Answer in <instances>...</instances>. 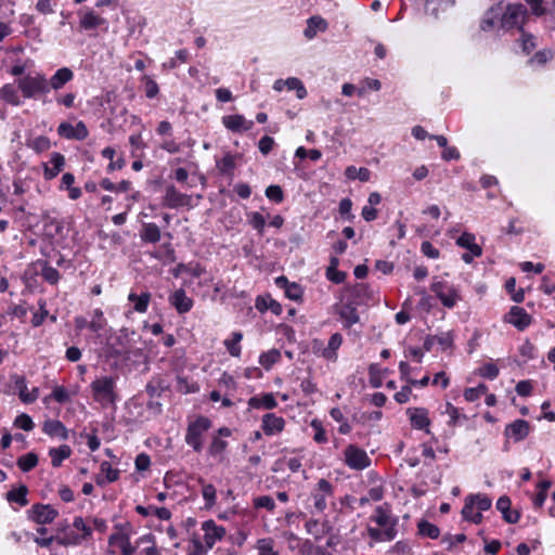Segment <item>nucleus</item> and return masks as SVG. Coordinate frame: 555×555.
<instances>
[{"label":"nucleus","instance_id":"nucleus-1","mask_svg":"<svg viewBox=\"0 0 555 555\" xmlns=\"http://www.w3.org/2000/svg\"><path fill=\"white\" fill-rule=\"evenodd\" d=\"M16 83L25 99H36L49 92L48 78L40 72L28 73L20 78Z\"/></svg>","mask_w":555,"mask_h":555},{"label":"nucleus","instance_id":"nucleus-2","mask_svg":"<svg viewBox=\"0 0 555 555\" xmlns=\"http://www.w3.org/2000/svg\"><path fill=\"white\" fill-rule=\"evenodd\" d=\"M491 505L492 501L486 494H469L464 500L462 517L466 521L478 525L482 521V512L488 511Z\"/></svg>","mask_w":555,"mask_h":555},{"label":"nucleus","instance_id":"nucleus-3","mask_svg":"<svg viewBox=\"0 0 555 555\" xmlns=\"http://www.w3.org/2000/svg\"><path fill=\"white\" fill-rule=\"evenodd\" d=\"M115 379L111 376L96 378L91 383V389L95 401L102 405L113 404L116 401Z\"/></svg>","mask_w":555,"mask_h":555},{"label":"nucleus","instance_id":"nucleus-4","mask_svg":"<svg viewBox=\"0 0 555 555\" xmlns=\"http://www.w3.org/2000/svg\"><path fill=\"white\" fill-rule=\"evenodd\" d=\"M211 423L207 417H197L194 422L188 426L185 442L199 452L203 448V436L210 428Z\"/></svg>","mask_w":555,"mask_h":555},{"label":"nucleus","instance_id":"nucleus-5","mask_svg":"<svg viewBox=\"0 0 555 555\" xmlns=\"http://www.w3.org/2000/svg\"><path fill=\"white\" fill-rule=\"evenodd\" d=\"M131 534L130 524L119 525L116 527V532L109 535L108 544L119 547L122 555H133L137 547L130 542Z\"/></svg>","mask_w":555,"mask_h":555},{"label":"nucleus","instance_id":"nucleus-6","mask_svg":"<svg viewBox=\"0 0 555 555\" xmlns=\"http://www.w3.org/2000/svg\"><path fill=\"white\" fill-rule=\"evenodd\" d=\"M527 16V10L524 4H508L502 14L501 26L505 29L521 28Z\"/></svg>","mask_w":555,"mask_h":555},{"label":"nucleus","instance_id":"nucleus-7","mask_svg":"<svg viewBox=\"0 0 555 555\" xmlns=\"http://www.w3.org/2000/svg\"><path fill=\"white\" fill-rule=\"evenodd\" d=\"M431 291L439 298L441 304L446 308H453L461 300L459 289L453 285L444 281H436L431 284Z\"/></svg>","mask_w":555,"mask_h":555},{"label":"nucleus","instance_id":"nucleus-8","mask_svg":"<svg viewBox=\"0 0 555 555\" xmlns=\"http://www.w3.org/2000/svg\"><path fill=\"white\" fill-rule=\"evenodd\" d=\"M344 456L345 463L356 470L364 469L371 464V460L366 452L353 444H350L345 449Z\"/></svg>","mask_w":555,"mask_h":555},{"label":"nucleus","instance_id":"nucleus-9","mask_svg":"<svg viewBox=\"0 0 555 555\" xmlns=\"http://www.w3.org/2000/svg\"><path fill=\"white\" fill-rule=\"evenodd\" d=\"M202 530L204 532V543L208 548H212L214 545L225 535V529L217 525L212 519L204 521L202 524Z\"/></svg>","mask_w":555,"mask_h":555},{"label":"nucleus","instance_id":"nucleus-10","mask_svg":"<svg viewBox=\"0 0 555 555\" xmlns=\"http://www.w3.org/2000/svg\"><path fill=\"white\" fill-rule=\"evenodd\" d=\"M134 336L135 333L133 331H129L128 328H121L119 331V335L116 338L117 344L111 346L112 352L116 356L129 358L131 353L130 343L133 340Z\"/></svg>","mask_w":555,"mask_h":555},{"label":"nucleus","instance_id":"nucleus-11","mask_svg":"<svg viewBox=\"0 0 555 555\" xmlns=\"http://www.w3.org/2000/svg\"><path fill=\"white\" fill-rule=\"evenodd\" d=\"M79 25L85 30H92L99 27H107V21L91 9H82L78 12Z\"/></svg>","mask_w":555,"mask_h":555},{"label":"nucleus","instance_id":"nucleus-12","mask_svg":"<svg viewBox=\"0 0 555 555\" xmlns=\"http://www.w3.org/2000/svg\"><path fill=\"white\" fill-rule=\"evenodd\" d=\"M406 414L413 428L418 430H425L427 434L430 433V420L428 411L424 408H409Z\"/></svg>","mask_w":555,"mask_h":555},{"label":"nucleus","instance_id":"nucleus-13","mask_svg":"<svg viewBox=\"0 0 555 555\" xmlns=\"http://www.w3.org/2000/svg\"><path fill=\"white\" fill-rule=\"evenodd\" d=\"M57 133L66 139L85 140L88 137V129L82 121L75 126L68 122H62L57 127Z\"/></svg>","mask_w":555,"mask_h":555},{"label":"nucleus","instance_id":"nucleus-14","mask_svg":"<svg viewBox=\"0 0 555 555\" xmlns=\"http://www.w3.org/2000/svg\"><path fill=\"white\" fill-rule=\"evenodd\" d=\"M83 541V537L69 529L66 524H61L56 528L55 542L62 546L78 545Z\"/></svg>","mask_w":555,"mask_h":555},{"label":"nucleus","instance_id":"nucleus-15","mask_svg":"<svg viewBox=\"0 0 555 555\" xmlns=\"http://www.w3.org/2000/svg\"><path fill=\"white\" fill-rule=\"evenodd\" d=\"M336 313L339 315L345 327H351L360 320L357 308L351 301H343L338 305L336 307Z\"/></svg>","mask_w":555,"mask_h":555},{"label":"nucleus","instance_id":"nucleus-16","mask_svg":"<svg viewBox=\"0 0 555 555\" xmlns=\"http://www.w3.org/2000/svg\"><path fill=\"white\" fill-rule=\"evenodd\" d=\"M29 513L30 518L40 525L50 524L57 516L56 509H54L52 506L41 504L34 505Z\"/></svg>","mask_w":555,"mask_h":555},{"label":"nucleus","instance_id":"nucleus-17","mask_svg":"<svg viewBox=\"0 0 555 555\" xmlns=\"http://www.w3.org/2000/svg\"><path fill=\"white\" fill-rule=\"evenodd\" d=\"M285 421L283 417L273 413L264 414L262 417L261 428L267 436L278 435L283 431Z\"/></svg>","mask_w":555,"mask_h":555},{"label":"nucleus","instance_id":"nucleus-18","mask_svg":"<svg viewBox=\"0 0 555 555\" xmlns=\"http://www.w3.org/2000/svg\"><path fill=\"white\" fill-rule=\"evenodd\" d=\"M287 88L288 90H296V95L298 99H304L307 95V90L304 83L296 77H289L287 79H278L274 81L273 89L278 92H281Z\"/></svg>","mask_w":555,"mask_h":555},{"label":"nucleus","instance_id":"nucleus-19","mask_svg":"<svg viewBox=\"0 0 555 555\" xmlns=\"http://www.w3.org/2000/svg\"><path fill=\"white\" fill-rule=\"evenodd\" d=\"M222 125L233 132H243L249 130L254 124L243 115H228L222 117Z\"/></svg>","mask_w":555,"mask_h":555},{"label":"nucleus","instance_id":"nucleus-20","mask_svg":"<svg viewBox=\"0 0 555 555\" xmlns=\"http://www.w3.org/2000/svg\"><path fill=\"white\" fill-rule=\"evenodd\" d=\"M506 321L522 331L531 323V318L522 308L513 307L506 315Z\"/></svg>","mask_w":555,"mask_h":555},{"label":"nucleus","instance_id":"nucleus-21","mask_svg":"<svg viewBox=\"0 0 555 555\" xmlns=\"http://www.w3.org/2000/svg\"><path fill=\"white\" fill-rule=\"evenodd\" d=\"M529 423L525 420H517L509 424L505 429V435L514 441L525 439L529 434Z\"/></svg>","mask_w":555,"mask_h":555},{"label":"nucleus","instance_id":"nucleus-22","mask_svg":"<svg viewBox=\"0 0 555 555\" xmlns=\"http://www.w3.org/2000/svg\"><path fill=\"white\" fill-rule=\"evenodd\" d=\"M190 197L185 194L180 193L173 186H169L166 190L163 204L169 208H178L188 205Z\"/></svg>","mask_w":555,"mask_h":555},{"label":"nucleus","instance_id":"nucleus-23","mask_svg":"<svg viewBox=\"0 0 555 555\" xmlns=\"http://www.w3.org/2000/svg\"><path fill=\"white\" fill-rule=\"evenodd\" d=\"M373 520L378 525L379 528H382L385 531H388L391 529V532H396V520L391 517L390 512L388 508H385L384 506H378L375 509Z\"/></svg>","mask_w":555,"mask_h":555},{"label":"nucleus","instance_id":"nucleus-24","mask_svg":"<svg viewBox=\"0 0 555 555\" xmlns=\"http://www.w3.org/2000/svg\"><path fill=\"white\" fill-rule=\"evenodd\" d=\"M169 302L175 307L178 313H186L193 307V300L186 296L184 289L176 291L170 297Z\"/></svg>","mask_w":555,"mask_h":555},{"label":"nucleus","instance_id":"nucleus-25","mask_svg":"<svg viewBox=\"0 0 555 555\" xmlns=\"http://www.w3.org/2000/svg\"><path fill=\"white\" fill-rule=\"evenodd\" d=\"M73 78H74V73L70 68L62 67V68L57 69L54 73V75L50 79H48L49 91L51 89H53V90L62 89Z\"/></svg>","mask_w":555,"mask_h":555},{"label":"nucleus","instance_id":"nucleus-26","mask_svg":"<svg viewBox=\"0 0 555 555\" xmlns=\"http://www.w3.org/2000/svg\"><path fill=\"white\" fill-rule=\"evenodd\" d=\"M343 344V336L339 333H335L330 337L327 346L321 351V356L332 362L337 360V350Z\"/></svg>","mask_w":555,"mask_h":555},{"label":"nucleus","instance_id":"nucleus-27","mask_svg":"<svg viewBox=\"0 0 555 555\" xmlns=\"http://www.w3.org/2000/svg\"><path fill=\"white\" fill-rule=\"evenodd\" d=\"M50 164L52 167L44 164V178L48 180L55 178L61 172L65 165V158L60 153H53L50 158Z\"/></svg>","mask_w":555,"mask_h":555},{"label":"nucleus","instance_id":"nucleus-28","mask_svg":"<svg viewBox=\"0 0 555 555\" xmlns=\"http://www.w3.org/2000/svg\"><path fill=\"white\" fill-rule=\"evenodd\" d=\"M43 431L52 437H59L61 439H67V429L65 426L57 420H47L43 423Z\"/></svg>","mask_w":555,"mask_h":555},{"label":"nucleus","instance_id":"nucleus-29","mask_svg":"<svg viewBox=\"0 0 555 555\" xmlns=\"http://www.w3.org/2000/svg\"><path fill=\"white\" fill-rule=\"evenodd\" d=\"M457 245L462 248L467 249L473 254V256H481L482 249L481 247L476 243V237L472 233H463L456 241Z\"/></svg>","mask_w":555,"mask_h":555},{"label":"nucleus","instance_id":"nucleus-30","mask_svg":"<svg viewBox=\"0 0 555 555\" xmlns=\"http://www.w3.org/2000/svg\"><path fill=\"white\" fill-rule=\"evenodd\" d=\"M119 477V470L112 467L111 463L104 461L101 463V475L95 478L98 485L114 482Z\"/></svg>","mask_w":555,"mask_h":555},{"label":"nucleus","instance_id":"nucleus-31","mask_svg":"<svg viewBox=\"0 0 555 555\" xmlns=\"http://www.w3.org/2000/svg\"><path fill=\"white\" fill-rule=\"evenodd\" d=\"M16 389L18 390V396L21 400L25 403L34 402L39 395V390L37 387L28 390L26 382L23 377H18L15 382Z\"/></svg>","mask_w":555,"mask_h":555},{"label":"nucleus","instance_id":"nucleus-32","mask_svg":"<svg viewBox=\"0 0 555 555\" xmlns=\"http://www.w3.org/2000/svg\"><path fill=\"white\" fill-rule=\"evenodd\" d=\"M249 406L254 409H274L278 405V402L272 393H264L261 396H256L249 399Z\"/></svg>","mask_w":555,"mask_h":555},{"label":"nucleus","instance_id":"nucleus-33","mask_svg":"<svg viewBox=\"0 0 555 555\" xmlns=\"http://www.w3.org/2000/svg\"><path fill=\"white\" fill-rule=\"evenodd\" d=\"M72 454V449L67 444H63L59 448H52L49 451V455L51 457V464L53 467H59L62 465V462L68 459Z\"/></svg>","mask_w":555,"mask_h":555},{"label":"nucleus","instance_id":"nucleus-34","mask_svg":"<svg viewBox=\"0 0 555 555\" xmlns=\"http://www.w3.org/2000/svg\"><path fill=\"white\" fill-rule=\"evenodd\" d=\"M0 96L11 105L20 106L22 104L17 89L11 83H7L1 88Z\"/></svg>","mask_w":555,"mask_h":555},{"label":"nucleus","instance_id":"nucleus-35","mask_svg":"<svg viewBox=\"0 0 555 555\" xmlns=\"http://www.w3.org/2000/svg\"><path fill=\"white\" fill-rule=\"evenodd\" d=\"M107 326V320L104 317V312L101 309H94L91 313V320L89 322V330L94 333H100Z\"/></svg>","mask_w":555,"mask_h":555},{"label":"nucleus","instance_id":"nucleus-36","mask_svg":"<svg viewBox=\"0 0 555 555\" xmlns=\"http://www.w3.org/2000/svg\"><path fill=\"white\" fill-rule=\"evenodd\" d=\"M326 22L320 16H312L308 21V27L305 30V35L307 38H313L318 31H323L326 29Z\"/></svg>","mask_w":555,"mask_h":555},{"label":"nucleus","instance_id":"nucleus-37","mask_svg":"<svg viewBox=\"0 0 555 555\" xmlns=\"http://www.w3.org/2000/svg\"><path fill=\"white\" fill-rule=\"evenodd\" d=\"M150 299H151L150 293H143L140 296L134 293H130L128 295V300L134 304L133 308L139 313L146 312Z\"/></svg>","mask_w":555,"mask_h":555},{"label":"nucleus","instance_id":"nucleus-38","mask_svg":"<svg viewBox=\"0 0 555 555\" xmlns=\"http://www.w3.org/2000/svg\"><path fill=\"white\" fill-rule=\"evenodd\" d=\"M255 548L258 555H279V552L275 550V542L272 538L257 540Z\"/></svg>","mask_w":555,"mask_h":555},{"label":"nucleus","instance_id":"nucleus-39","mask_svg":"<svg viewBox=\"0 0 555 555\" xmlns=\"http://www.w3.org/2000/svg\"><path fill=\"white\" fill-rule=\"evenodd\" d=\"M345 175L348 179H359L362 182H366L371 178V171L367 168H357L354 166H348L345 170Z\"/></svg>","mask_w":555,"mask_h":555},{"label":"nucleus","instance_id":"nucleus-40","mask_svg":"<svg viewBox=\"0 0 555 555\" xmlns=\"http://www.w3.org/2000/svg\"><path fill=\"white\" fill-rule=\"evenodd\" d=\"M452 343H453V336L451 334V332H442V333H439L437 335H434L431 337H429L425 345H433V344H438L442 347V349H448L452 346Z\"/></svg>","mask_w":555,"mask_h":555},{"label":"nucleus","instance_id":"nucleus-41","mask_svg":"<svg viewBox=\"0 0 555 555\" xmlns=\"http://www.w3.org/2000/svg\"><path fill=\"white\" fill-rule=\"evenodd\" d=\"M27 488L25 486H20L16 489H12L7 493V499L10 502H15L21 506L27 505L28 501L26 499Z\"/></svg>","mask_w":555,"mask_h":555},{"label":"nucleus","instance_id":"nucleus-42","mask_svg":"<svg viewBox=\"0 0 555 555\" xmlns=\"http://www.w3.org/2000/svg\"><path fill=\"white\" fill-rule=\"evenodd\" d=\"M243 338V335L242 333L240 332H234L232 333V336L230 339H227L224 341V345L229 351V353L232 356V357H240L241 354V346H240V343Z\"/></svg>","mask_w":555,"mask_h":555},{"label":"nucleus","instance_id":"nucleus-43","mask_svg":"<svg viewBox=\"0 0 555 555\" xmlns=\"http://www.w3.org/2000/svg\"><path fill=\"white\" fill-rule=\"evenodd\" d=\"M141 237L151 243H156L160 240V231L155 223H146L143 227Z\"/></svg>","mask_w":555,"mask_h":555},{"label":"nucleus","instance_id":"nucleus-44","mask_svg":"<svg viewBox=\"0 0 555 555\" xmlns=\"http://www.w3.org/2000/svg\"><path fill=\"white\" fill-rule=\"evenodd\" d=\"M281 358V352L278 349H271L263 352L259 358V363L267 370H269L274 363Z\"/></svg>","mask_w":555,"mask_h":555},{"label":"nucleus","instance_id":"nucleus-45","mask_svg":"<svg viewBox=\"0 0 555 555\" xmlns=\"http://www.w3.org/2000/svg\"><path fill=\"white\" fill-rule=\"evenodd\" d=\"M37 463L38 456L33 452H29L17 460V466L23 472H29L37 465Z\"/></svg>","mask_w":555,"mask_h":555},{"label":"nucleus","instance_id":"nucleus-46","mask_svg":"<svg viewBox=\"0 0 555 555\" xmlns=\"http://www.w3.org/2000/svg\"><path fill=\"white\" fill-rule=\"evenodd\" d=\"M367 533L375 541H391L396 537V532H391V529L385 531L382 528L373 527L367 529Z\"/></svg>","mask_w":555,"mask_h":555},{"label":"nucleus","instance_id":"nucleus-47","mask_svg":"<svg viewBox=\"0 0 555 555\" xmlns=\"http://www.w3.org/2000/svg\"><path fill=\"white\" fill-rule=\"evenodd\" d=\"M450 4L449 0H427L426 12L438 17L440 10L444 11Z\"/></svg>","mask_w":555,"mask_h":555},{"label":"nucleus","instance_id":"nucleus-48","mask_svg":"<svg viewBox=\"0 0 555 555\" xmlns=\"http://www.w3.org/2000/svg\"><path fill=\"white\" fill-rule=\"evenodd\" d=\"M553 57V53L551 50L543 49L538 51L530 60L529 64L531 66H543Z\"/></svg>","mask_w":555,"mask_h":555},{"label":"nucleus","instance_id":"nucleus-49","mask_svg":"<svg viewBox=\"0 0 555 555\" xmlns=\"http://www.w3.org/2000/svg\"><path fill=\"white\" fill-rule=\"evenodd\" d=\"M487 391V386L485 384H479L477 387L467 388L464 391V398L469 402H474L478 400L481 396L486 395Z\"/></svg>","mask_w":555,"mask_h":555},{"label":"nucleus","instance_id":"nucleus-50","mask_svg":"<svg viewBox=\"0 0 555 555\" xmlns=\"http://www.w3.org/2000/svg\"><path fill=\"white\" fill-rule=\"evenodd\" d=\"M30 149H33L37 153H42L48 151L51 146L50 140L47 137L40 135L33 140H30L27 144Z\"/></svg>","mask_w":555,"mask_h":555},{"label":"nucleus","instance_id":"nucleus-51","mask_svg":"<svg viewBox=\"0 0 555 555\" xmlns=\"http://www.w3.org/2000/svg\"><path fill=\"white\" fill-rule=\"evenodd\" d=\"M50 398H53L59 403H66L70 401L72 395L68 392V390L63 386H56L53 388L52 393L50 395ZM49 397L44 399V401H48Z\"/></svg>","mask_w":555,"mask_h":555},{"label":"nucleus","instance_id":"nucleus-52","mask_svg":"<svg viewBox=\"0 0 555 555\" xmlns=\"http://www.w3.org/2000/svg\"><path fill=\"white\" fill-rule=\"evenodd\" d=\"M519 42L522 51L527 54H529L537 47V39L532 35L525 31L521 33Z\"/></svg>","mask_w":555,"mask_h":555},{"label":"nucleus","instance_id":"nucleus-53","mask_svg":"<svg viewBox=\"0 0 555 555\" xmlns=\"http://www.w3.org/2000/svg\"><path fill=\"white\" fill-rule=\"evenodd\" d=\"M418 531L422 535L428 537L431 539H436L439 535L438 527L428 521H421L418 524Z\"/></svg>","mask_w":555,"mask_h":555},{"label":"nucleus","instance_id":"nucleus-54","mask_svg":"<svg viewBox=\"0 0 555 555\" xmlns=\"http://www.w3.org/2000/svg\"><path fill=\"white\" fill-rule=\"evenodd\" d=\"M217 166L223 173L231 172L235 167V156L231 154L224 155L222 159L218 162Z\"/></svg>","mask_w":555,"mask_h":555},{"label":"nucleus","instance_id":"nucleus-55","mask_svg":"<svg viewBox=\"0 0 555 555\" xmlns=\"http://www.w3.org/2000/svg\"><path fill=\"white\" fill-rule=\"evenodd\" d=\"M202 495L206 502V507H211L216 503V489L212 485H204Z\"/></svg>","mask_w":555,"mask_h":555},{"label":"nucleus","instance_id":"nucleus-56","mask_svg":"<svg viewBox=\"0 0 555 555\" xmlns=\"http://www.w3.org/2000/svg\"><path fill=\"white\" fill-rule=\"evenodd\" d=\"M481 377L494 379L499 375V367L493 363H486L478 370Z\"/></svg>","mask_w":555,"mask_h":555},{"label":"nucleus","instance_id":"nucleus-57","mask_svg":"<svg viewBox=\"0 0 555 555\" xmlns=\"http://www.w3.org/2000/svg\"><path fill=\"white\" fill-rule=\"evenodd\" d=\"M56 2L52 0H38L36 10L43 15L53 14L55 12Z\"/></svg>","mask_w":555,"mask_h":555},{"label":"nucleus","instance_id":"nucleus-58","mask_svg":"<svg viewBox=\"0 0 555 555\" xmlns=\"http://www.w3.org/2000/svg\"><path fill=\"white\" fill-rule=\"evenodd\" d=\"M311 427L314 429L313 439L315 442L324 443L327 441L326 433L319 421L313 420L311 422Z\"/></svg>","mask_w":555,"mask_h":555},{"label":"nucleus","instance_id":"nucleus-59","mask_svg":"<svg viewBox=\"0 0 555 555\" xmlns=\"http://www.w3.org/2000/svg\"><path fill=\"white\" fill-rule=\"evenodd\" d=\"M189 57L188 50H179L176 52V56L168 62L164 63L165 67L175 68L179 63H185Z\"/></svg>","mask_w":555,"mask_h":555},{"label":"nucleus","instance_id":"nucleus-60","mask_svg":"<svg viewBox=\"0 0 555 555\" xmlns=\"http://www.w3.org/2000/svg\"><path fill=\"white\" fill-rule=\"evenodd\" d=\"M14 425L25 431H30L34 428V422L27 414H21L15 418Z\"/></svg>","mask_w":555,"mask_h":555},{"label":"nucleus","instance_id":"nucleus-61","mask_svg":"<svg viewBox=\"0 0 555 555\" xmlns=\"http://www.w3.org/2000/svg\"><path fill=\"white\" fill-rule=\"evenodd\" d=\"M254 505L257 508H267L268 511H273L275 507V503L273 499L269 495L258 496L254 500Z\"/></svg>","mask_w":555,"mask_h":555},{"label":"nucleus","instance_id":"nucleus-62","mask_svg":"<svg viewBox=\"0 0 555 555\" xmlns=\"http://www.w3.org/2000/svg\"><path fill=\"white\" fill-rule=\"evenodd\" d=\"M337 264H338L337 258H333L331 261V267L327 269L326 275L331 281H333L335 283H340L344 280L345 275H344V273L335 270V267Z\"/></svg>","mask_w":555,"mask_h":555},{"label":"nucleus","instance_id":"nucleus-63","mask_svg":"<svg viewBox=\"0 0 555 555\" xmlns=\"http://www.w3.org/2000/svg\"><path fill=\"white\" fill-rule=\"evenodd\" d=\"M249 223L253 225V228H255L258 232L262 233L263 229H264V225H266V219L264 217L257 212V211H254L249 215Z\"/></svg>","mask_w":555,"mask_h":555},{"label":"nucleus","instance_id":"nucleus-64","mask_svg":"<svg viewBox=\"0 0 555 555\" xmlns=\"http://www.w3.org/2000/svg\"><path fill=\"white\" fill-rule=\"evenodd\" d=\"M266 196L275 203H281L283 201V191L279 185H270L266 189Z\"/></svg>","mask_w":555,"mask_h":555}]
</instances>
